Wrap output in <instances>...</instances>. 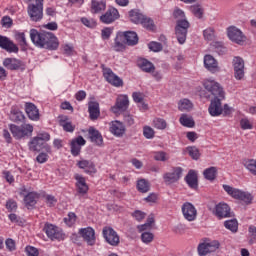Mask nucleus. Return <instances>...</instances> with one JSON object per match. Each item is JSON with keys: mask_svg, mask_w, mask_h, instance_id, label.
I'll return each instance as SVG.
<instances>
[{"mask_svg": "<svg viewBox=\"0 0 256 256\" xmlns=\"http://www.w3.org/2000/svg\"><path fill=\"white\" fill-rule=\"evenodd\" d=\"M224 226L226 229H229V231H232V233H237V230L239 229V223L237 222V219L225 221Z\"/></svg>", "mask_w": 256, "mask_h": 256, "instance_id": "nucleus-44", "label": "nucleus"}, {"mask_svg": "<svg viewBox=\"0 0 256 256\" xmlns=\"http://www.w3.org/2000/svg\"><path fill=\"white\" fill-rule=\"evenodd\" d=\"M76 187H77V192L79 195H85L89 191V186H87V182L85 181V178L81 175H76Z\"/></svg>", "mask_w": 256, "mask_h": 256, "instance_id": "nucleus-30", "label": "nucleus"}, {"mask_svg": "<svg viewBox=\"0 0 256 256\" xmlns=\"http://www.w3.org/2000/svg\"><path fill=\"white\" fill-rule=\"evenodd\" d=\"M215 215L218 219L231 217V208L226 203H219L215 207Z\"/></svg>", "mask_w": 256, "mask_h": 256, "instance_id": "nucleus-24", "label": "nucleus"}, {"mask_svg": "<svg viewBox=\"0 0 256 256\" xmlns=\"http://www.w3.org/2000/svg\"><path fill=\"white\" fill-rule=\"evenodd\" d=\"M46 203L48 207H55V203H57V199L53 195H46Z\"/></svg>", "mask_w": 256, "mask_h": 256, "instance_id": "nucleus-62", "label": "nucleus"}, {"mask_svg": "<svg viewBox=\"0 0 256 256\" xmlns=\"http://www.w3.org/2000/svg\"><path fill=\"white\" fill-rule=\"evenodd\" d=\"M10 119L14 123H23L25 121V114L18 108H12L10 112Z\"/></svg>", "mask_w": 256, "mask_h": 256, "instance_id": "nucleus-34", "label": "nucleus"}, {"mask_svg": "<svg viewBox=\"0 0 256 256\" xmlns=\"http://www.w3.org/2000/svg\"><path fill=\"white\" fill-rule=\"evenodd\" d=\"M240 127L241 129H253V124L247 118H243L240 120Z\"/></svg>", "mask_w": 256, "mask_h": 256, "instance_id": "nucleus-58", "label": "nucleus"}, {"mask_svg": "<svg viewBox=\"0 0 256 256\" xmlns=\"http://www.w3.org/2000/svg\"><path fill=\"white\" fill-rule=\"evenodd\" d=\"M88 112L90 115L91 121H95L99 119V115H101V111L99 110L98 102H89L88 103Z\"/></svg>", "mask_w": 256, "mask_h": 256, "instance_id": "nucleus-31", "label": "nucleus"}, {"mask_svg": "<svg viewBox=\"0 0 256 256\" xmlns=\"http://www.w3.org/2000/svg\"><path fill=\"white\" fill-rule=\"evenodd\" d=\"M180 123L183 127H195V120H193V117L187 116V114H183L180 117Z\"/></svg>", "mask_w": 256, "mask_h": 256, "instance_id": "nucleus-40", "label": "nucleus"}, {"mask_svg": "<svg viewBox=\"0 0 256 256\" xmlns=\"http://www.w3.org/2000/svg\"><path fill=\"white\" fill-rule=\"evenodd\" d=\"M129 107V97L127 95H120L116 99V103L111 107L112 113L115 115H121L125 113Z\"/></svg>", "mask_w": 256, "mask_h": 256, "instance_id": "nucleus-10", "label": "nucleus"}, {"mask_svg": "<svg viewBox=\"0 0 256 256\" xmlns=\"http://www.w3.org/2000/svg\"><path fill=\"white\" fill-rule=\"evenodd\" d=\"M6 209H8V211H17V202H15V200H8L6 202Z\"/></svg>", "mask_w": 256, "mask_h": 256, "instance_id": "nucleus-61", "label": "nucleus"}, {"mask_svg": "<svg viewBox=\"0 0 256 256\" xmlns=\"http://www.w3.org/2000/svg\"><path fill=\"white\" fill-rule=\"evenodd\" d=\"M148 48L150 49V51H153L154 53H159V51H163V44L152 41L148 44Z\"/></svg>", "mask_w": 256, "mask_h": 256, "instance_id": "nucleus-52", "label": "nucleus"}, {"mask_svg": "<svg viewBox=\"0 0 256 256\" xmlns=\"http://www.w3.org/2000/svg\"><path fill=\"white\" fill-rule=\"evenodd\" d=\"M227 35L230 41L237 43V45H241V43H245V41H247V37L244 36L243 32L235 26H230L227 29Z\"/></svg>", "mask_w": 256, "mask_h": 256, "instance_id": "nucleus-12", "label": "nucleus"}, {"mask_svg": "<svg viewBox=\"0 0 256 256\" xmlns=\"http://www.w3.org/2000/svg\"><path fill=\"white\" fill-rule=\"evenodd\" d=\"M185 181L191 189H197V187H199L197 181V172H195V170H190L188 172V174L185 177Z\"/></svg>", "mask_w": 256, "mask_h": 256, "instance_id": "nucleus-32", "label": "nucleus"}, {"mask_svg": "<svg viewBox=\"0 0 256 256\" xmlns=\"http://www.w3.org/2000/svg\"><path fill=\"white\" fill-rule=\"evenodd\" d=\"M140 24L145 27V29H148L149 31H153L155 25L153 24V20L151 18H148L147 16H142V19L140 20Z\"/></svg>", "mask_w": 256, "mask_h": 256, "instance_id": "nucleus-45", "label": "nucleus"}, {"mask_svg": "<svg viewBox=\"0 0 256 256\" xmlns=\"http://www.w3.org/2000/svg\"><path fill=\"white\" fill-rule=\"evenodd\" d=\"M91 9L92 13H101V11H105V9H107V3L103 0H92Z\"/></svg>", "mask_w": 256, "mask_h": 256, "instance_id": "nucleus-37", "label": "nucleus"}, {"mask_svg": "<svg viewBox=\"0 0 256 256\" xmlns=\"http://www.w3.org/2000/svg\"><path fill=\"white\" fill-rule=\"evenodd\" d=\"M203 37L206 41H213L215 39V29L207 28L203 31Z\"/></svg>", "mask_w": 256, "mask_h": 256, "instance_id": "nucleus-50", "label": "nucleus"}, {"mask_svg": "<svg viewBox=\"0 0 256 256\" xmlns=\"http://www.w3.org/2000/svg\"><path fill=\"white\" fill-rule=\"evenodd\" d=\"M178 109L179 111H191V109H193V103H191V100L189 99L180 100Z\"/></svg>", "mask_w": 256, "mask_h": 256, "instance_id": "nucleus-43", "label": "nucleus"}, {"mask_svg": "<svg viewBox=\"0 0 256 256\" xmlns=\"http://www.w3.org/2000/svg\"><path fill=\"white\" fill-rule=\"evenodd\" d=\"M203 175L208 181H215V177H217V168H207L206 170H204Z\"/></svg>", "mask_w": 256, "mask_h": 256, "instance_id": "nucleus-42", "label": "nucleus"}, {"mask_svg": "<svg viewBox=\"0 0 256 256\" xmlns=\"http://www.w3.org/2000/svg\"><path fill=\"white\" fill-rule=\"evenodd\" d=\"M25 207L33 209L37 205V193L30 192L24 197Z\"/></svg>", "mask_w": 256, "mask_h": 256, "instance_id": "nucleus-35", "label": "nucleus"}, {"mask_svg": "<svg viewBox=\"0 0 256 256\" xmlns=\"http://www.w3.org/2000/svg\"><path fill=\"white\" fill-rule=\"evenodd\" d=\"M0 47L8 53H19V47L13 43L8 37L0 35Z\"/></svg>", "mask_w": 256, "mask_h": 256, "instance_id": "nucleus-21", "label": "nucleus"}, {"mask_svg": "<svg viewBox=\"0 0 256 256\" xmlns=\"http://www.w3.org/2000/svg\"><path fill=\"white\" fill-rule=\"evenodd\" d=\"M183 175V168L174 167L172 171L167 172L163 175L164 182L166 185H172V183H177Z\"/></svg>", "mask_w": 256, "mask_h": 256, "instance_id": "nucleus-13", "label": "nucleus"}, {"mask_svg": "<svg viewBox=\"0 0 256 256\" xmlns=\"http://www.w3.org/2000/svg\"><path fill=\"white\" fill-rule=\"evenodd\" d=\"M137 189L140 193H148V191L151 189V186L147 180L140 179L137 182Z\"/></svg>", "mask_w": 256, "mask_h": 256, "instance_id": "nucleus-41", "label": "nucleus"}, {"mask_svg": "<svg viewBox=\"0 0 256 256\" xmlns=\"http://www.w3.org/2000/svg\"><path fill=\"white\" fill-rule=\"evenodd\" d=\"M139 43V36L137 32L129 31V46L135 47Z\"/></svg>", "mask_w": 256, "mask_h": 256, "instance_id": "nucleus-51", "label": "nucleus"}, {"mask_svg": "<svg viewBox=\"0 0 256 256\" xmlns=\"http://www.w3.org/2000/svg\"><path fill=\"white\" fill-rule=\"evenodd\" d=\"M88 135L91 143H94V145H97L98 147L103 145V135H101L99 130L95 129L94 127H90L88 129Z\"/></svg>", "mask_w": 256, "mask_h": 256, "instance_id": "nucleus-25", "label": "nucleus"}, {"mask_svg": "<svg viewBox=\"0 0 256 256\" xmlns=\"http://www.w3.org/2000/svg\"><path fill=\"white\" fill-rule=\"evenodd\" d=\"M143 135L146 139H153L155 137V130L151 126H144Z\"/></svg>", "mask_w": 256, "mask_h": 256, "instance_id": "nucleus-56", "label": "nucleus"}, {"mask_svg": "<svg viewBox=\"0 0 256 256\" xmlns=\"http://www.w3.org/2000/svg\"><path fill=\"white\" fill-rule=\"evenodd\" d=\"M245 167L252 173V175H256V160H248L245 162Z\"/></svg>", "mask_w": 256, "mask_h": 256, "instance_id": "nucleus-57", "label": "nucleus"}, {"mask_svg": "<svg viewBox=\"0 0 256 256\" xmlns=\"http://www.w3.org/2000/svg\"><path fill=\"white\" fill-rule=\"evenodd\" d=\"M117 19H119V11L114 7L109 8L100 16L101 23H104L105 25H111V23H115Z\"/></svg>", "mask_w": 256, "mask_h": 256, "instance_id": "nucleus-16", "label": "nucleus"}, {"mask_svg": "<svg viewBox=\"0 0 256 256\" xmlns=\"http://www.w3.org/2000/svg\"><path fill=\"white\" fill-rule=\"evenodd\" d=\"M132 99L134 103L138 104L140 111H147L149 109V106L145 104V94L141 92H133Z\"/></svg>", "mask_w": 256, "mask_h": 256, "instance_id": "nucleus-28", "label": "nucleus"}, {"mask_svg": "<svg viewBox=\"0 0 256 256\" xmlns=\"http://www.w3.org/2000/svg\"><path fill=\"white\" fill-rule=\"evenodd\" d=\"M204 88L207 91L205 94L206 99L213 97L208 107V112L211 117H219L223 115V104L221 101L225 99V91L220 83L215 80H206Z\"/></svg>", "mask_w": 256, "mask_h": 256, "instance_id": "nucleus-1", "label": "nucleus"}, {"mask_svg": "<svg viewBox=\"0 0 256 256\" xmlns=\"http://www.w3.org/2000/svg\"><path fill=\"white\" fill-rule=\"evenodd\" d=\"M43 231L51 241H55V239H61V237H63V234L58 230L57 226L50 224L49 222L45 223Z\"/></svg>", "mask_w": 256, "mask_h": 256, "instance_id": "nucleus-17", "label": "nucleus"}, {"mask_svg": "<svg viewBox=\"0 0 256 256\" xmlns=\"http://www.w3.org/2000/svg\"><path fill=\"white\" fill-rule=\"evenodd\" d=\"M3 66L9 71H19V69H25V64H23V61L16 58L4 59Z\"/></svg>", "mask_w": 256, "mask_h": 256, "instance_id": "nucleus-19", "label": "nucleus"}, {"mask_svg": "<svg viewBox=\"0 0 256 256\" xmlns=\"http://www.w3.org/2000/svg\"><path fill=\"white\" fill-rule=\"evenodd\" d=\"M102 235L105 241L112 247H117V245H119V235L112 227H104L102 230Z\"/></svg>", "mask_w": 256, "mask_h": 256, "instance_id": "nucleus-11", "label": "nucleus"}, {"mask_svg": "<svg viewBox=\"0 0 256 256\" xmlns=\"http://www.w3.org/2000/svg\"><path fill=\"white\" fill-rule=\"evenodd\" d=\"M186 151H187L188 155H190L191 158L194 159V161H197L199 159V157H201V153H199V149L195 146L187 147Z\"/></svg>", "mask_w": 256, "mask_h": 256, "instance_id": "nucleus-47", "label": "nucleus"}, {"mask_svg": "<svg viewBox=\"0 0 256 256\" xmlns=\"http://www.w3.org/2000/svg\"><path fill=\"white\" fill-rule=\"evenodd\" d=\"M129 46V31H119L116 33V37L114 38V43H112V49L116 53H123V51H127V47Z\"/></svg>", "mask_w": 256, "mask_h": 256, "instance_id": "nucleus-6", "label": "nucleus"}, {"mask_svg": "<svg viewBox=\"0 0 256 256\" xmlns=\"http://www.w3.org/2000/svg\"><path fill=\"white\" fill-rule=\"evenodd\" d=\"M154 159L155 161H162V162L169 161V155L167 154V152L158 151V152H155Z\"/></svg>", "mask_w": 256, "mask_h": 256, "instance_id": "nucleus-53", "label": "nucleus"}, {"mask_svg": "<svg viewBox=\"0 0 256 256\" xmlns=\"http://www.w3.org/2000/svg\"><path fill=\"white\" fill-rule=\"evenodd\" d=\"M49 159V155H47V153H40L37 157H36V161L38 163H47Z\"/></svg>", "mask_w": 256, "mask_h": 256, "instance_id": "nucleus-63", "label": "nucleus"}, {"mask_svg": "<svg viewBox=\"0 0 256 256\" xmlns=\"http://www.w3.org/2000/svg\"><path fill=\"white\" fill-rule=\"evenodd\" d=\"M59 125L66 133H73L75 131V126L69 121L67 116H60Z\"/></svg>", "mask_w": 256, "mask_h": 256, "instance_id": "nucleus-33", "label": "nucleus"}, {"mask_svg": "<svg viewBox=\"0 0 256 256\" xmlns=\"http://www.w3.org/2000/svg\"><path fill=\"white\" fill-rule=\"evenodd\" d=\"M30 39L32 43L40 49H48L49 51H56L59 49V39L53 32L38 31L36 29L30 30Z\"/></svg>", "mask_w": 256, "mask_h": 256, "instance_id": "nucleus-2", "label": "nucleus"}, {"mask_svg": "<svg viewBox=\"0 0 256 256\" xmlns=\"http://www.w3.org/2000/svg\"><path fill=\"white\" fill-rule=\"evenodd\" d=\"M103 77L113 87H123V80L111 68H103Z\"/></svg>", "mask_w": 256, "mask_h": 256, "instance_id": "nucleus-14", "label": "nucleus"}, {"mask_svg": "<svg viewBox=\"0 0 256 256\" xmlns=\"http://www.w3.org/2000/svg\"><path fill=\"white\" fill-rule=\"evenodd\" d=\"M173 17L176 19V26H175V35L178 43L180 45H184L187 41V33L191 24L185 17V12L181 10V8H175L173 11Z\"/></svg>", "mask_w": 256, "mask_h": 256, "instance_id": "nucleus-3", "label": "nucleus"}, {"mask_svg": "<svg viewBox=\"0 0 256 256\" xmlns=\"http://www.w3.org/2000/svg\"><path fill=\"white\" fill-rule=\"evenodd\" d=\"M153 239H155V235L151 232H143L141 234V241L145 243V245H149V243H153Z\"/></svg>", "mask_w": 256, "mask_h": 256, "instance_id": "nucleus-48", "label": "nucleus"}, {"mask_svg": "<svg viewBox=\"0 0 256 256\" xmlns=\"http://www.w3.org/2000/svg\"><path fill=\"white\" fill-rule=\"evenodd\" d=\"M190 12L196 17V19H203V15H205V9L201 4H194L189 7Z\"/></svg>", "mask_w": 256, "mask_h": 256, "instance_id": "nucleus-36", "label": "nucleus"}, {"mask_svg": "<svg viewBox=\"0 0 256 256\" xmlns=\"http://www.w3.org/2000/svg\"><path fill=\"white\" fill-rule=\"evenodd\" d=\"M111 35H113V28L105 27L101 30V37L104 41L109 40L111 38Z\"/></svg>", "mask_w": 256, "mask_h": 256, "instance_id": "nucleus-55", "label": "nucleus"}, {"mask_svg": "<svg viewBox=\"0 0 256 256\" xmlns=\"http://www.w3.org/2000/svg\"><path fill=\"white\" fill-rule=\"evenodd\" d=\"M87 143L86 140L83 139V136H78L76 139H73L70 143L71 154L73 157H77L81 153V147Z\"/></svg>", "mask_w": 256, "mask_h": 256, "instance_id": "nucleus-22", "label": "nucleus"}, {"mask_svg": "<svg viewBox=\"0 0 256 256\" xmlns=\"http://www.w3.org/2000/svg\"><path fill=\"white\" fill-rule=\"evenodd\" d=\"M110 133L116 137H122L125 134V125L120 121H112L110 124Z\"/></svg>", "mask_w": 256, "mask_h": 256, "instance_id": "nucleus-29", "label": "nucleus"}, {"mask_svg": "<svg viewBox=\"0 0 256 256\" xmlns=\"http://www.w3.org/2000/svg\"><path fill=\"white\" fill-rule=\"evenodd\" d=\"M224 191L227 192V195H230L233 199H238L239 201H243L246 205H251L253 202V195L249 192H245L243 190L233 188L227 184L222 185Z\"/></svg>", "mask_w": 256, "mask_h": 256, "instance_id": "nucleus-5", "label": "nucleus"}, {"mask_svg": "<svg viewBox=\"0 0 256 256\" xmlns=\"http://www.w3.org/2000/svg\"><path fill=\"white\" fill-rule=\"evenodd\" d=\"M139 67L144 73H153V71H155V65L147 59H142L139 62Z\"/></svg>", "mask_w": 256, "mask_h": 256, "instance_id": "nucleus-38", "label": "nucleus"}, {"mask_svg": "<svg viewBox=\"0 0 256 256\" xmlns=\"http://www.w3.org/2000/svg\"><path fill=\"white\" fill-rule=\"evenodd\" d=\"M157 199H158L157 194L151 193L149 196L144 198V201H146V203H157Z\"/></svg>", "mask_w": 256, "mask_h": 256, "instance_id": "nucleus-64", "label": "nucleus"}, {"mask_svg": "<svg viewBox=\"0 0 256 256\" xmlns=\"http://www.w3.org/2000/svg\"><path fill=\"white\" fill-rule=\"evenodd\" d=\"M81 22L83 23V25H85L86 27H89L90 29L97 27V22H95V20H89L87 18H82Z\"/></svg>", "mask_w": 256, "mask_h": 256, "instance_id": "nucleus-60", "label": "nucleus"}, {"mask_svg": "<svg viewBox=\"0 0 256 256\" xmlns=\"http://www.w3.org/2000/svg\"><path fill=\"white\" fill-rule=\"evenodd\" d=\"M25 111L31 121H39V109L31 102L25 103Z\"/></svg>", "mask_w": 256, "mask_h": 256, "instance_id": "nucleus-26", "label": "nucleus"}, {"mask_svg": "<svg viewBox=\"0 0 256 256\" xmlns=\"http://www.w3.org/2000/svg\"><path fill=\"white\" fill-rule=\"evenodd\" d=\"M80 235L83 237L84 241L88 243V245H95V230L91 227L81 228L79 231Z\"/></svg>", "mask_w": 256, "mask_h": 256, "instance_id": "nucleus-23", "label": "nucleus"}, {"mask_svg": "<svg viewBox=\"0 0 256 256\" xmlns=\"http://www.w3.org/2000/svg\"><path fill=\"white\" fill-rule=\"evenodd\" d=\"M77 167H79V169H84V172L87 173V175H93V174L97 173L95 164L89 160L78 161Z\"/></svg>", "mask_w": 256, "mask_h": 256, "instance_id": "nucleus-27", "label": "nucleus"}, {"mask_svg": "<svg viewBox=\"0 0 256 256\" xmlns=\"http://www.w3.org/2000/svg\"><path fill=\"white\" fill-rule=\"evenodd\" d=\"M219 247H221V244L217 240L210 242L204 241L198 245L197 252L199 256H206L209 255V253H215Z\"/></svg>", "mask_w": 256, "mask_h": 256, "instance_id": "nucleus-8", "label": "nucleus"}, {"mask_svg": "<svg viewBox=\"0 0 256 256\" xmlns=\"http://www.w3.org/2000/svg\"><path fill=\"white\" fill-rule=\"evenodd\" d=\"M232 66L234 69V77L237 81H243L245 77V60L236 56L232 60Z\"/></svg>", "mask_w": 256, "mask_h": 256, "instance_id": "nucleus-9", "label": "nucleus"}, {"mask_svg": "<svg viewBox=\"0 0 256 256\" xmlns=\"http://www.w3.org/2000/svg\"><path fill=\"white\" fill-rule=\"evenodd\" d=\"M16 41L21 47H27V39L25 38V33L19 32L15 35Z\"/></svg>", "mask_w": 256, "mask_h": 256, "instance_id": "nucleus-54", "label": "nucleus"}, {"mask_svg": "<svg viewBox=\"0 0 256 256\" xmlns=\"http://www.w3.org/2000/svg\"><path fill=\"white\" fill-rule=\"evenodd\" d=\"M9 129L14 139H26L33 135V125L31 124H22L21 126L10 124Z\"/></svg>", "mask_w": 256, "mask_h": 256, "instance_id": "nucleus-7", "label": "nucleus"}, {"mask_svg": "<svg viewBox=\"0 0 256 256\" xmlns=\"http://www.w3.org/2000/svg\"><path fill=\"white\" fill-rule=\"evenodd\" d=\"M182 213L187 221H195V219H197V209L189 202L182 205Z\"/></svg>", "mask_w": 256, "mask_h": 256, "instance_id": "nucleus-18", "label": "nucleus"}, {"mask_svg": "<svg viewBox=\"0 0 256 256\" xmlns=\"http://www.w3.org/2000/svg\"><path fill=\"white\" fill-rule=\"evenodd\" d=\"M204 67H206L210 73H219V71H221L219 62H217V60L209 54L204 56Z\"/></svg>", "mask_w": 256, "mask_h": 256, "instance_id": "nucleus-20", "label": "nucleus"}, {"mask_svg": "<svg viewBox=\"0 0 256 256\" xmlns=\"http://www.w3.org/2000/svg\"><path fill=\"white\" fill-rule=\"evenodd\" d=\"M25 252L28 256H39V250L33 246H26Z\"/></svg>", "mask_w": 256, "mask_h": 256, "instance_id": "nucleus-59", "label": "nucleus"}, {"mask_svg": "<svg viewBox=\"0 0 256 256\" xmlns=\"http://www.w3.org/2000/svg\"><path fill=\"white\" fill-rule=\"evenodd\" d=\"M129 17H130V21L132 23L139 25V23H141V19L144 17V15L138 9H133L129 12Z\"/></svg>", "mask_w": 256, "mask_h": 256, "instance_id": "nucleus-39", "label": "nucleus"}, {"mask_svg": "<svg viewBox=\"0 0 256 256\" xmlns=\"http://www.w3.org/2000/svg\"><path fill=\"white\" fill-rule=\"evenodd\" d=\"M51 139V135L49 133H41L34 137L29 142L30 151H43L45 149L46 153H51V146L48 145L47 141Z\"/></svg>", "mask_w": 256, "mask_h": 256, "instance_id": "nucleus-4", "label": "nucleus"}, {"mask_svg": "<svg viewBox=\"0 0 256 256\" xmlns=\"http://www.w3.org/2000/svg\"><path fill=\"white\" fill-rule=\"evenodd\" d=\"M153 127L155 129H159L160 131H163L164 129H167V121L163 118H155L153 120Z\"/></svg>", "mask_w": 256, "mask_h": 256, "instance_id": "nucleus-46", "label": "nucleus"}, {"mask_svg": "<svg viewBox=\"0 0 256 256\" xmlns=\"http://www.w3.org/2000/svg\"><path fill=\"white\" fill-rule=\"evenodd\" d=\"M28 15L31 21H41L43 19V4H29Z\"/></svg>", "mask_w": 256, "mask_h": 256, "instance_id": "nucleus-15", "label": "nucleus"}, {"mask_svg": "<svg viewBox=\"0 0 256 256\" xmlns=\"http://www.w3.org/2000/svg\"><path fill=\"white\" fill-rule=\"evenodd\" d=\"M76 221H77V215L74 212L68 213L67 217L64 218V223H66L68 227H73Z\"/></svg>", "mask_w": 256, "mask_h": 256, "instance_id": "nucleus-49", "label": "nucleus"}]
</instances>
